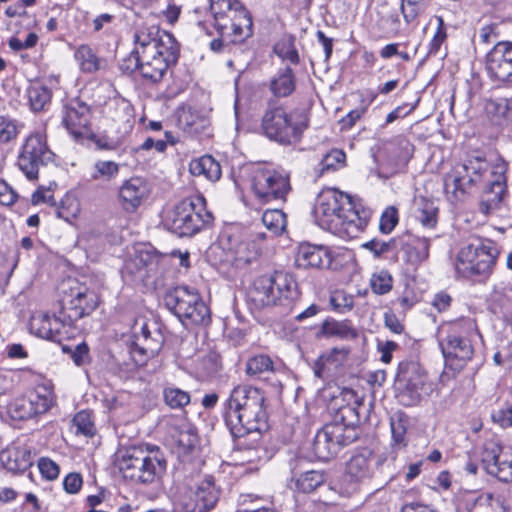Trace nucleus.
<instances>
[{"label":"nucleus","mask_w":512,"mask_h":512,"mask_svg":"<svg viewBox=\"0 0 512 512\" xmlns=\"http://www.w3.org/2000/svg\"><path fill=\"white\" fill-rule=\"evenodd\" d=\"M506 171L507 164L502 159L497 160L491 167L484 157H469L446 174L444 188L447 192L452 191L454 194L465 193L471 186L487 179L488 183L480 201V210L488 214L491 210L498 208L507 192Z\"/></svg>","instance_id":"nucleus-1"},{"label":"nucleus","mask_w":512,"mask_h":512,"mask_svg":"<svg viewBox=\"0 0 512 512\" xmlns=\"http://www.w3.org/2000/svg\"><path fill=\"white\" fill-rule=\"evenodd\" d=\"M224 419L233 438L248 434L259 437L268 429L264 392L249 385L236 386L226 401Z\"/></svg>","instance_id":"nucleus-2"},{"label":"nucleus","mask_w":512,"mask_h":512,"mask_svg":"<svg viewBox=\"0 0 512 512\" xmlns=\"http://www.w3.org/2000/svg\"><path fill=\"white\" fill-rule=\"evenodd\" d=\"M343 394L354 398L353 404L339 405L333 420L324 425L313 440V453L321 461L334 458L343 447L356 441L360 434L359 409L362 403L353 390H345Z\"/></svg>","instance_id":"nucleus-3"},{"label":"nucleus","mask_w":512,"mask_h":512,"mask_svg":"<svg viewBox=\"0 0 512 512\" xmlns=\"http://www.w3.org/2000/svg\"><path fill=\"white\" fill-rule=\"evenodd\" d=\"M315 215L323 229L345 240L357 238L368 223L367 217L356 209L352 198L336 189L320 194Z\"/></svg>","instance_id":"nucleus-4"},{"label":"nucleus","mask_w":512,"mask_h":512,"mask_svg":"<svg viewBox=\"0 0 512 512\" xmlns=\"http://www.w3.org/2000/svg\"><path fill=\"white\" fill-rule=\"evenodd\" d=\"M117 466L123 477L140 484L161 480L167 469V460L158 446H131L120 451Z\"/></svg>","instance_id":"nucleus-5"},{"label":"nucleus","mask_w":512,"mask_h":512,"mask_svg":"<svg viewBox=\"0 0 512 512\" xmlns=\"http://www.w3.org/2000/svg\"><path fill=\"white\" fill-rule=\"evenodd\" d=\"M299 297L297 283L287 273L274 272L257 277L248 292V299L256 308L281 306L288 311Z\"/></svg>","instance_id":"nucleus-6"},{"label":"nucleus","mask_w":512,"mask_h":512,"mask_svg":"<svg viewBox=\"0 0 512 512\" xmlns=\"http://www.w3.org/2000/svg\"><path fill=\"white\" fill-rule=\"evenodd\" d=\"M214 217L206 208V200L198 195L186 198L166 213L164 226L179 237H191L206 226Z\"/></svg>","instance_id":"nucleus-7"},{"label":"nucleus","mask_w":512,"mask_h":512,"mask_svg":"<svg viewBox=\"0 0 512 512\" xmlns=\"http://www.w3.org/2000/svg\"><path fill=\"white\" fill-rule=\"evenodd\" d=\"M476 333V323L470 318H462L448 324L446 335L439 339L447 368L459 372L471 360L474 353L471 338Z\"/></svg>","instance_id":"nucleus-8"},{"label":"nucleus","mask_w":512,"mask_h":512,"mask_svg":"<svg viewBox=\"0 0 512 512\" xmlns=\"http://www.w3.org/2000/svg\"><path fill=\"white\" fill-rule=\"evenodd\" d=\"M307 127L308 119L304 114L288 113L283 107L271 104L265 111L261 123L264 134L283 145L298 142Z\"/></svg>","instance_id":"nucleus-9"},{"label":"nucleus","mask_w":512,"mask_h":512,"mask_svg":"<svg viewBox=\"0 0 512 512\" xmlns=\"http://www.w3.org/2000/svg\"><path fill=\"white\" fill-rule=\"evenodd\" d=\"M164 303L186 326L206 325L210 321V310L195 288L177 286L164 295Z\"/></svg>","instance_id":"nucleus-10"},{"label":"nucleus","mask_w":512,"mask_h":512,"mask_svg":"<svg viewBox=\"0 0 512 512\" xmlns=\"http://www.w3.org/2000/svg\"><path fill=\"white\" fill-rule=\"evenodd\" d=\"M210 10L216 30L232 32L243 40L252 36V17L239 0H210Z\"/></svg>","instance_id":"nucleus-11"},{"label":"nucleus","mask_w":512,"mask_h":512,"mask_svg":"<svg viewBox=\"0 0 512 512\" xmlns=\"http://www.w3.org/2000/svg\"><path fill=\"white\" fill-rule=\"evenodd\" d=\"M496 249L484 244H468L458 253L455 268L457 273L475 282H485L492 274L496 263Z\"/></svg>","instance_id":"nucleus-12"},{"label":"nucleus","mask_w":512,"mask_h":512,"mask_svg":"<svg viewBox=\"0 0 512 512\" xmlns=\"http://www.w3.org/2000/svg\"><path fill=\"white\" fill-rule=\"evenodd\" d=\"M395 386L399 401L405 406L417 404L423 395H429L432 390L425 370L414 360L399 363Z\"/></svg>","instance_id":"nucleus-13"},{"label":"nucleus","mask_w":512,"mask_h":512,"mask_svg":"<svg viewBox=\"0 0 512 512\" xmlns=\"http://www.w3.org/2000/svg\"><path fill=\"white\" fill-rule=\"evenodd\" d=\"M54 153L49 149L44 135L30 134L20 148L17 166L29 180H36L39 169L53 161Z\"/></svg>","instance_id":"nucleus-14"},{"label":"nucleus","mask_w":512,"mask_h":512,"mask_svg":"<svg viewBox=\"0 0 512 512\" xmlns=\"http://www.w3.org/2000/svg\"><path fill=\"white\" fill-rule=\"evenodd\" d=\"M255 196L264 203L274 200L286 201L291 190L288 174L268 168H257L251 179Z\"/></svg>","instance_id":"nucleus-15"},{"label":"nucleus","mask_w":512,"mask_h":512,"mask_svg":"<svg viewBox=\"0 0 512 512\" xmlns=\"http://www.w3.org/2000/svg\"><path fill=\"white\" fill-rule=\"evenodd\" d=\"M133 41L135 48L126 61L179 47L171 33L160 30V28L155 25L139 28L134 33Z\"/></svg>","instance_id":"nucleus-16"},{"label":"nucleus","mask_w":512,"mask_h":512,"mask_svg":"<svg viewBox=\"0 0 512 512\" xmlns=\"http://www.w3.org/2000/svg\"><path fill=\"white\" fill-rule=\"evenodd\" d=\"M179 56V47L161 51V53H152L139 58H134L131 61H125L128 63L124 66L121 65L122 69L133 72L138 69L143 78L148 79L154 83L159 82L168 67L171 64H175Z\"/></svg>","instance_id":"nucleus-17"},{"label":"nucleus","mask_w":512,"mask_h":512,"mask_svg":"<svg viewBox=\"0 0 512 512\" xmlns=\"http://www.w3.org/2000/svg\"><path fill=\"white\" fill-rule=\"evenodd\" d=\"M165 258V255L158 253L153 247L141 245L126 260L123 270L133 280L146 282L158 272Z\"/></svg>","instance_id":"nucleus-18"},{"label":"nucleus","mask_w":512,"mask_h":512,"mask_svg":"<svg viewBox=\"0 0 512 512\" xmlns=\"http://www.w3.org/2000/svg\"><path fill=\"white\" fill-rule=\"evenodd\" d=\"M219 499V490L212 477L202 481L196 490L182 495L176 504L177 512H208L214 508Z\"/></svg>","instance_id":"nucleus-19"},{"label":"nucleus","mask_w":512,"mask_h":512,"mask_svg":"<svg viewBox=\"0 0 512 512\" xmlns=\"http://www.w3.org/2000/svg\"><path fill=\"white\" fill-rule=\"evenodd\" d=\"M486 68L492 79L512 87V42L495 44L486 56Z\"/></svg>","instance_id":"nucleus-20"},{"label":"nucleus","mask_w":512,"mask_h":512,"mask_svg":"<svg viewBox=\"0 0 512 512\" xmlns=\"http://www.w3.org/2000/svg\"><path fill=\"white\" fill-rule=\"evenodd\" d=\"M90 107L79 99L70 100L63 111L62 123L76 139L90 136Z\"/></svg>","instance_id":"nucleus-21"},{"label":"nucleus","mask_w":512,"mask_h":512,"mask_svg":"<svg viewBox=\"0 0 512 512\" xmlns=\"http://www.w3.org/2000/svg\"><path fill=\"white\" fill-rule=\"evenodd\" d=\"M150 188L141 177H131L119 189V199L123 209L134 212L149 196Z\"/></svg>","instance_id":"nucleus-22"},{"label":"nucleus","mask_w":512,"mask_h":512,"mask_svg":"<svg viewBox=\"0 0 512 512\" xmlns=\"http://www.w3.org/2000/svg\"><path fill=\"white\" fill-rule=\"evenodd\" d=\"M399 239L401 244L398 251H403L406 261L410 264L419 265L429 257V239L408 233L399 236Z\"/></svg>","instance_id":"nucleus-23"},{"label":"nucleus","mask_w":512,"mask_h":512,"mask_svg":"<svg viewBox=\"0 0 512 512\" xmlns=\"http://www.w3.org/2000/svg\"><path fill=\"white\" fill-rule=\"evenodd\" d=\"M373 462L372 451L365 449L349 459L346 465V475L353 481H363L372 475Z\"/></svg>","instance_id":"nucleus-24"},{"label":"nucleus","mask_w":512,"mask_h":512,"mask_svg":"<svg viewBox=\"0 0 512 512\" xmlns=\"http://www.w3.org/2000/svg\"><path fill=\"white\" fill-rule=\"evenodd\" d=\"M329 264L330 259L324 248L310 244H303L299 247L296 256V265L299 268H322Z\"/></svg>","instance_id":"nucleus-25"},{"label":"nucleus","mask_w":512,"mask_h":512,"mask_svg":"<svg viewBox=\"0 0 512 512\" xmlns=\"http://www.w3.org/2000/svg\"><path fill=\"white\" fill-rule=\"evenodd\" d=\"M326 480L327 476L323 471L309 470L299 475H294L289 481L288 486L294 491L308 494L322 486Z\"/></svg>","instance_id":"nucleus-26"},{"label":"nucleus","mask_w":512,"mask_h":512,"mask_svg":"<svg viewBox=\"0 0 512 512\" xmlns=\"http://www.w3.org/2000/svg\"><path fill=\"white\" fill-rule=\"evenodd\" d=\"M318 337H336L343 340H352L358 337V332L349 320L338 321L327 318L321 325Z\"/></svg>","instance_id":"nucleus-27"},{"label":"nucleus","mask_w":512,"mask_h":512,"mask_svg":"<svg viewBox=\"0 0 512 512\" xmlns=\"http://www.w3.org/2000/svg\"><path fill=\"white\" fill-rule=\"evenodd\" d=\"M189 172L196 177H203L216 182L222 175L220 164L210 155L193 159L189 164Z\"/></svg>","instance_id":"nucleus-28"},{"label":"nucleus","mask_w":512,"mask_h":512,"mask_svg":"<svg viewBox=\"0 0 512 512\" xmlns=\"http://www.w3.org/2000/svg\"><path fill=\"white\" fill-rule=\"evenodd\" d=\"M0 461L7 470L14 473L24 472L32 464L30 452L20 449L2 451Z\"/></svg>","instance_id":"nucleus-29"},{"label":"nucleus","mask_w":512,"mask_h":512,"mask_svg":"<svg viewBox=\"0 0 512 512\" xmlns=\"http://www.w3.org/2000/svg\"><path fill=\"white\" fill-rule=\"evenodd\" d=\"M437 215L438 206L435 200L422 196L415 200V216L424 227H435L437 224Z\"/></svg>","instance_id":"nucleus-30"},{"label":"nucleus","mask_w":512,"mask_h":512,"mask_svg":"<svg viewBox=\"0 0 512 512\" xmlns=\"http://www.w3.org/2000/svg\"><path fill=\"white\" fill-rule=\"evenodd\" d=\"M270 90L276 97H287L295 90V76L290 67L281 69L271 80Z\"/></svg>","instance_id":"nucleus-31"},{"label":"nucleus","mask_w":512,"mask_h":512,"mask_svg":"<svg viewBox=\"0 0 512 512\" xmlns=\"http://www.w3.org/2000/svg\"><path fill=\"white\" fill-rule=\"evenodd\" d=\"M174 437L180 455L192 453L199 443L196 429L189 424L183 425Z\"/></svg>","instance_id":"nucleus-32"},{"label":"nucleus","mask_w":512,"mask_h":512,"mask_svg":"<svg viewBox=\"0 0 512 512\" xmlns=\"http://www.w3.org/2000/svg\"><path fill=\"white\" fill-rule=\"evenodd\" d=\"M485 111L488 115L504 119L512 123V98L493 97L485 102Z\"/></svg>","instance_id":"nucleus-33"},{"label":"nucleus","mask_w":512,"mask_h":512,"mask_svg":"<svg viewBox=\"0 0 512 512\" xmlns=\"http://www.w3.org/2000/svg\"><path fill=\"white\" fill-rule=\"evenodd\" d=\"M27 96L33 111H43L50 105L52 91L43 85H31L27 90Z\"/></svg>","instance_id":"nucleus-34"},{"label":"nucleus","mask_w":512,"mask_h":512,"mask_svg":"<svg viewBox=\"0 0 512 512\" xmlns=\"http://www.w3.org/2000/svg\"><path fill=\"white\" fill-rule=\"evenodd\" d=\"M469 512H506V510L499 498L491 493H483L473 500Z\"/></svg>","instance_id":"nucleus-35"},{"label":"nucleus","mask_w":512,"mask_h":512,"mask_svg":"<svg viewBox=\"0 0 512 512\" xmlns=\"http://www.w3.org/2000/svg\"><path fill=\"white\" fill-rule=\"evenodd\" d=\"M259 251L253 242H240L235 249L234 264L237 268H244L257 261Z\"/></svg>","instance_id":"nucleus-36"},{"label":"nucleus","mask_w":512,"mask_h":512,"mask_svg":"<svg viewBox=\"0 0 512 512\" xmlns=\"http://www.w3.org/2000/svg\"><path fill=\"white\" fill-rule=\"evenodd\" d=\"M75 59L85 73H93L99 69V58L88 45H81L75 51Z\"/></svg>","instance_id":"nucleus-37"},{"label":"nucleus","mask_w":512,"mask_h":512,"mask_svg":"<svg viewBox=\"0 0 512 512\" xmlns=\"http://www.w3.org/2000/svg\"><path fill=\"white\" fill-rule=\"evenodd\" d=\"M502 446L494 442H488L484 445L481 454V463L485 471L492 475L498 473L499 467L497 466L500 453L502 452Z\"/></svg>","instance_id":"nucleus-38"},{"label":"nucleus","mask_w":512,"mask_h":512,"mask_svg":"<svg viewBox=\"0 0 512 512\" xmlns=\"http://www.w3.org/2000/svg\"><path fill=\"white\" fill-rule=\"evenodd\" d=\"M163 399L171 409H182L191 401L190 394L187 391L173 385L166 386L163 389Z\"/></svg>","instance_id":"nucleus-39"},{"label":"nucleus","mask_w":512,"mask_h":512,"mask_svg":"<svg viewBox=\"0 0 512 512\" xmlns=\"http://www.w3.org/2000/svg\"><path fill=\"white\" fill-rule=\"evenodd\" d=\"M346 155L342 150L332 149L328 152L315 169L318 176H322L327 172L335 171L344 165Z\"/></svg>","instance_id":"nucleus-40"},{"label":"nucleus","mask_w":512,"mask_h":512,"mask_svg":"<svg viewBox=\"0 0 512 512\" xmlns=\"http://www.w3.org/2000/svg\"><path fill=\"white\" fill-rule=\"evenodd\" d=\"M182 130L189 135L201 133L207 126V120L191 112L183 111L178 117Z\"/></svg>","instance_id":"nucleus-41"},{"label":"nucleus","mask_w":512,"mask_h":512,"mask_svg":"<svg viewBox=\"0 0 512 512\" xmlns=\"http://www.w3.org/2000/svg\"><path fill=\"white\" fill-rule=\"evenodd\" d=\"M274 364L268 355L259 354L248 359L245 372L249 376L260 377L266 372L273 371Z\"/></svg>","instance_id":"nucleus-42"},{"label":"nucleus","mask_w":512,"mask_h":512,"mask_svg":"<svg viewBox=\"0 0 512 512\" xmlns=\"http://www.w3.org/2000/svg\"><path fill=\"white\" fill-rule=\"evenodd\" d=\"M158 344L152 347H145L141 342L133 341L129 345V354L135 366H143L149 358L157 355Z\"/></svg>","instance_id":"nucleus-43"},{"label":"nucleus","mask_w":512,"mask_h":512,"mask_svg":"<svg viewBox=\"0 0 512 512\" xmlns=\"http://www.w3.org/2000/svg\"><path fill=\"white\" fill-rule=\"evenodd\" d=\"M119 174V164L110 160H98L91 174L92 180L110 181Z\"/></svg>","instance_id":"nucleus-44"},{"label":"nucleus","mask_w":512,"mask_h":512,"mask_svg":"<svg viewBox=\"0 0 512 512\" xmlns=\"http://www.w3.org/2000/svg\"><path fill=\"white\" fill-rule=\"evenodd\" d=\"M391 434L394 445H406L407 419L401 412L395 413L390 419Z\"/></svg>","instance_id":"nucleus-45"},{"label":"nucleus","mask_w":512,"mask_h":512,"mask_svg":"<svg viewBox=\"0 0 512 512\" xmlns=\"http://www.w3.org/2000/svg\"><path fill=\"white\" fill-rule=\"evenodd\" d=\"M263 224L274 234H280L286 227V215L280 209H268L262 215Z\"/></svg>","instance_id":"nucleus-46"},{"label":"nucleus","mask_w":512,"mask_h":512,"mask_svg":"<svg viewBox=\"0 0 512 512\" xmlns=\"http://www.w3.org/2000/svg\"><path fill=\"white\" fill-rule=\"evenodd\" d=\"M401 240L399 237L391 238L389 241H380L378 239H372L365 242L362 247L371 251L375 257H380L388 252H396L399 250Z\"/></svg>","instance_id":"nucleus-47"},{"label":"nucleus","mask_w":512,"mask_h":512,"mask_svg":"<svg viewBox=\"0 0 512 512\" xmlns=\"http://www.w3.org/2000/svg\"><path fill=\"white\" fill-rule=\"evenodd\" d=\"M497 466L499 467L498 473L493 476L497 477L502 482L512 481V446L502 448Z\"/></svg>","instance_id":"nucleus-48"},{"label":"nucleus","mask_w":512,"mask_h":512,"mask_svg":"<svg viewBox=\"0 0 512 512\" xmlns=\"http://www.w3.org/2000/svg\"><path fill=\"white\" fill-rule=\"evenodd\" d=\"M349 354V349L342 347H334L329 352L322 354L318 358V365H323V367H329V369H337L340 367Z\"/></svg>","instance_id":"nucleus-49"},{"label":"nucleus","mask_w":512,"mask_h":512,"mask_svg":"<svg viewBox=\"0 0 512 512\" xmlns=\"http://www.w3.org/2000/svg\"><path fill=\"white\" fill-rule=\"evenodd\" d=\"M8 412L14 420H25L33 417L32 406L28 397L14 399L8 406Z\"/></svg>","instance_id":"nucleus-50"},{"label":"nucleus","mask_w":512,"mask_h":512,"mask_svg":"<svg viewBox=\"0 0 512 512\" xmlns=\"http://www.w3.org/2000/svg\"><path fill=\"white\" fill-rule=\"evenodd\" d=\"M274 52L282 60L289 61L291 64H297L299 62V55L294 46V39L292 37H286L277 42L274 46Z\"/></svg>","instance_id":"nucleus-51"},{"label":"nucleus","mask_w":512,"mask_h":512,"mask_svg":"<svg viewBox=\"0 0 512 512\" xmlns=\"http://www.w3.org/2000/svg\"><path fill=\"white\" fill-rule=\"evenodd\" d=\"M73 303L87 315L91 314L99 304L98 295L91 290L78 291L73 298Z\"/></svg>","instance_id":"nucleus-52"},{"label":"nucleus","mask_w":512,"mask_h":512,"mask_svg":"<svg viewBox=\"0 0 512 512\" xmlns=\"http://www.w3.org/2000/svg\"><path fill=\"white\" fill-rule=\"evenodd\" d=\"M216 31L219 37L213 39L209 44L210 49L215 53L225 52L231 44H238L245 41L243 39H238V36L234 35L232 32L224 30Z\"/></svg>","instance_id":"nucleus-53"},{"label":"nucleus","mask_w":512,"mask_h":512,"mask_svg":"<svg viewBox=\"0 0 512 512\" xmlns=\"http://www.w3.org/2000/svg\"><path fill=\"white\" fill-rule=\"evenodd\" d=\"M332 309L339 313L350 311L354 307V297L343 290H336L330 296Z\"/></svg>","instance_id":"nucleus-54"},{"label":"nucleus","mask_w":512,"mask_h":512,"mask_svg":"<svg viewBox=\"0 0 512 512\" xmlns=\"http://www.w3.org/2000/svg\"><path fill=\"white\" fill-rule=\"evenodd\" d=\"M73 424L76 427V433L88 437H92L95 434V425L91 413L88 411L83 410L78 412L73 418Z\"/></svg>","instance_id":"nucleus-55"},{"label":"nucleus","mask_w":512,"mask_h":512,"mask_svg":"<svg viewBox=\"0 0 512 512\" xmlns=\"http://www.w3.org/2000/svg\"><path fill=\"white\" fill-rule=\"evenodd\" d=\"M62 351L70 355L71 359L77 366L85 365L90 361L89 347L85 342H81L74 348L64 345Z\"/></svg>","instance_id":"nucleus-56"},{"label":"nucleus","mask_w":512,"mask_h":512,"mask_svg":"<svg viewBox=\"0 0 512 512\" xmlns=\"http://www.w3.org/2000/svg\"><path fill=\"white\" fill-rule=\"evenodd\" d=\"M20 126L17 125L16 121L0 116V142L9 143L16 139L19 134Z\"/></svg>","instance_id":"nucleus-57"},{"label":"nucleus","mask_w":512,"mask_h":512,"mask_svg":"<svg viewBox=\"0 0 512 512\" xmlns=\"http://www.w3.org/2000/svg\"><path fill=\"white\" fill-rule=\"evenodd\" d=\"M28 398L32 406L33 417L38 414L46 413L52 405V399L49 394L31 393Z\"/></svg>","instance_id":"nucleus-58"},{"label":"nucleus","mask_w":512,"mask_h":512,"mask_svg":"<svg viewBox=\"0 0 512 512\" xmlns=\"http://www.w3.org/2000/svg\"><path fill=\"white\" fill-rule=\"evenodd\" d=\"M59 314L62 322L67 324L68 327H72L77 320L86 316L80 307L73 303V299L69 302V306L62 308Z\"/></svg>","instance_id":"nucleus-59"},{"label":"nucleus","mask_w":512,"mask_h":512,"mask_svg":"<svg viewBox=\"0 0 512 512\" xmlns=\"http://www.w3.org/2000/svg\"><path fill=\"white\" fill-rule=\"evenodd\" d=\"M371 288L374 293L382 295L388 293L392 288V277L386 271H381L371 279Z\"/></svg>","instance_id":"nucleus-60"},{"label":"nucleus","mask_w":512,"mask_h":512,"mask_svg":"<svg viewBox=\"0 0 512 512\" xmlns=\"http://www.w3.org/2000/svg\"><path fill=\"white\" fill-rule=\"evenodd\" d=\"M398 223V211L395 207H388L380 217L379 230L389 234Z\"/></svg>","instance_id":"nucleus-61"},{"label":"nucleus","mask_w":512,"mask_h":512,"mask_svg":"<svg viewBox=\"0 0 512 512\" xmlns=\"http://www.w3.org/2000/svg\"><path fill=\"white\" fill-rule=\"evenodd\" d=\"M436 20L438 23L436 33L434 34V37L432 38L430 44H429V55H435L439 51L442 43L445 41L447 34L444 24V19L442 16H436Z\"/></svg>","instance_id":"nucleus-62"},{"label":"nucleus","mask_w":512,"mask_h":512,"mask_svg":"<svg viewBox=\"0 0 512 512\" xmlns=\"http://www.w3.org/2000/svg\"><path fill=\"white\" fill-rule=\"evenodd\" d=\"M494 299L501 302L505 312L512 318V286H506L501 291L494 290Z\"/></svg>","instance_id":"nucleus-63"},{"label":"nucleus","mask_w":512,"mask_h":512,"mask_svg":"<svg viewBox=\"0 0 512 512\" xmlns=\"http://www.w3.org/2000/svg\"><path fill=\"white\" fill-rule=\"evenodd\" d=\"M492 420L499 424L502 428L512 426V404L506 408H501L492 413Z\"/></svg>","instance_id":"nucleus-64"}]
</instances>
